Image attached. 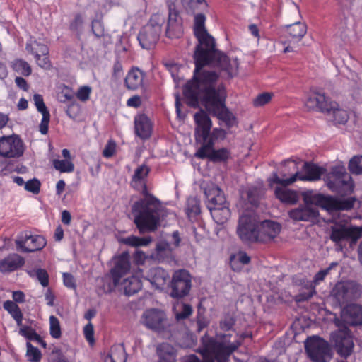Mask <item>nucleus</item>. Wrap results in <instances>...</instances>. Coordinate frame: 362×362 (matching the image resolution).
<instances>
[{
	"mask_svg": "<svg viewBox=\"0 0 362 362\" xmlns=\"http://www.w3.org/2000/svg\"><path fill=\"white\" fill-rule=\"evenodd\" d=\"M195 89L191 83L185 85L183 93L187 103L197 107L200 102L206 111L223 122L228 129L237 124L235 116L225 104L226 91L222 83H218V76L212 72L197 74Z\"/></svg>",
	"mask_w": 362,
	"mask_h": 362,
	"instance_id": "obj_1",
	"label": "nucleus"
},
{
	"mask_svg": "<svg viewBox=\"0 0 362 362\" xmlns=\"http://www.w3.org/2000/svg\"><path fill=\"white\" fill-rule=\"evenodd\" d=\"M206 17L202 13H197L194 19V34L197 39L199 44L196 47L194 54V59L196 67L194 71L193 77L188 81L185 85H192V89H195L197 74L201 72H212L218 76L219 75L213 70L204 68L205 65L214 64L226 71L228 76H233L237 74L239 62L236 57H229L215 48L214 37L208 33L205 27Z\"/></svg>",
	"mask_w": 362,
	"mask_h": 362,
	"instance_id": "obj_2",
	"label": "nucleus"
},
{
	"mask_svg": "<svg viewBox=\"0 0 362 362\" xmlns=\"http://www.w3.org/2000/svg\"><path fill=\"white\" fill-rule=\"evenodd\" d=\"M149 172L147 165H141L135 170L131 181L132 186L144 196L132 207L134 222L141 233L156 230L162 214L160 202L147 191L146 181Z\"/></svg>",
	"mask_w": 362,
	"mask_h": 362,
	"instance_id": "obj_3",
	"label": "nucleus"
},
{
	"mask_svg": "<svg viewBox=\"0 0 362 362\" xmlns=\"http://www.w3.org/2000/svg\"><path fill=\"white\" fill-rule=\"evenodd\" d=\"M194 120L196 124L195 139L197 143L201 144L195 156L199 158H207L214 162L227 160L230 156V151L226 148L215 150L214 145L217 141L224 140L228 132L221 127H215L211 131L212 121L203 110L194 114Z\"/></svg>",
	"mask_w": 362,
	"mask_h": 362,
	"instance_id": "obj_4",
	"label": "nucleus"
},
{
	"mask_svg": "<svg viewBox=\"0 0 362 362\" xmlns=\"http://www.w3.org/2000/svg\"><path fill=\"white\" fill-rule=\"evenodd\" d=\"M305 204L288 212L289 217L296 221H312L319 215L316 207L332 212L339 210H349L353 208L356 199L354 197L339 198L318 193H305L303 196Z\"/></svg>",
	"mask_w": 362,
	"mask_h": 362,
	"instance_id": "obj_5",
	"label": "nucleus"
},
{
	"mask_svg": "<svg viewBox=\"0 0 362 362\" xmlns=\"http://www.w3.org/2000/svg\"><path fill=\"white\" fill-rule=\"evenodd\" d=\"M231 334H218L215 339H204V348L201 351L203 361L196 356H188L186 362H228L229 356L241 344L238 339L230 340Z\"/></svg>",
	"mask_w": 362,
	"mask_h": 362,
	"instance_id": "obj_6",
	"label": "nucleus"
},
{
	"mask_svg": "<svg viewBox=\"0 0 362 362\" xmlns=\"http://www.w3.org/2000/svg\"><path fill=\"white\" fill-rule=\"evenodd\" d=\"M284 168H288V170L297 169V164L292 160H286L283 163ZM303 173H300L298 170L292 173L287 177L289 174L286 169H283L281 172L282 178L279 177L276 173H273L272 176L268 178L269 185L272 187L274 184H283L284 185H290L297 181H316L320 179L321 176L325 173L324 168L320 167L315 164L310 163H305L302 168Z\"/></svg>",
	"mask_w": 362,
	"mask_h": 362,
	"instance_id": "obj_7",
	"label": "nucleus"
},
{
	"mask_svg": "<svg viewBox=\"0 0 362 362\" xmlns=\"http://www.w3.org/2000/svg\"><path fill=\"white\" fill-rule=\"evenodd\" d=\"M129 269V256L127 253H123L116 259L115 266L111 270L115 286L123 290L128 296L138 292L141 288V281L137 276L132 275L122 279Z\"/></svg>",
	"mask_w": 362,
	"mask_h": 362,
	"instance_id": "obj_8",
	"label": "nucleus"
},
{
	"mask_svg": "<svg viewBox=\"0 0 362 362\" xmlns=\"http://www.w3.org/2000/svg\"><path fill=\"white\" fill-rule=\"evenodd\" d=\"M362 237V226H350L335 223L330 228V240L334 243L337 250L342 251L345 247V242L349 241L353 247Z\"/></svg>",
	"mask_w": 362,
	"mask_h": 362,
	"instance_id": "obj_9",
	"label": "nucleus"
},
{
	"mask_svg": "<svg viewBox=\"0 0 362 362\" xmlns=\"http://www.w3.org/2000/svg\"><path fill=\"white\" fill-rule=\"evenodd\" d=\"M165 22V16L161 13L151 16L150 21L140 31L138 40L144 49L152 48L158 42Z\"/></svg>",
	"mask_w": 362,
	"mask_h": 362,
	"instance_id": "obj_10",
	"label": "nucleus"
},
{
	"mask_svg": "<svg viewBox=\"0 0 362 362\" xmlns=\"http://www.w3.org/2000/svg\"><path fill=\"white\" fill-rule=\"evenodd\" d=\"M334 323L339 329L331 333L330 341L337 354L346 358L354 351V336L348 327L341 325L339 319H335Z\"/></svg>",
	"mask_w": 362,
	"mask_h": 362,
	"instance_id": "obj_11",
	"label": "nucleus"
},
{
	"mask_svg": "<svg viewBox=\"0 0 362 362\" xmlns=\"http://www.w3.org/2000/svg\"><path fill=\"white\" fill-rule=\"evenodd\" d=\"M327 186L334 192L351 193L354 185L351 176L346 173L344 166L337 165L332 168L324 177Z\"/></svg>",
	"mask_w": 362,
	"mask_h": 362,
	"instance_id": "obj_12",
	"label": "nucleus"
},
{
	"mask_svg": "<svg viewBox=\"0 0 362 362\" xmlns=\"http://www.w3.org/2000/svg\"><path fill=\"white\" fill-rule=\"evenodd\" d=\"M362 288L354 281H339L331 291L330 296L337 304L344 305L361 298Z\"/></svg>",
	"mask_w": 362,
	"mask_h": 362,
	"instance_id": "obj_13",
	"label": "nucleus"
},
{
	"mask_svg": "<svg viewBox=\"0 0 362 362\" xmlns=\"http://www.w3.org/2000/svg\"><path fill=\"white\" fill-rule=\"evenodd\" d=\"M258 221L257 217L251 212L240 215L237 228V233L243 242L257 240Z\"/></svg>",
	"mask_w": 362,
	"mask_h": 362,
	"instance_id": "obj_14",
	"label": "nucleus"
},
{
	"mask_svg": "<svg viewBox=\"0 0 362 362\" xmlns=\"http://www.w3.org/2000/svg\"><path fill=\"white\" fill-rule=\"evenodd\" d=\"M305 346L308 356L315 362H326L331 357L328 343L320 337L308 338Z\"/></svg>",
	"mask_w": 362,
	"mask_h": 362,
	"instance_id": "obj_15",
	"label": "nucleus"
},
{
	"mask_svg": "<svg viewBox=\"0 0 362 362\" xmlns=\"http://www.w3.org/2000/svg\"><path fill=\"white\" fill-rule=\"evenodd\" d=\"M192 287V278L185 269H180L174 272L171 281L170 296L181 298L187 296Z\"/></svg>",
	"mask_w": 362,
	"mask_h": 362,
	"instance_id": "obj_16",
	"label": "nucleus"
},
{
	"mask_svg": "<svg viewBox=\"0 0 362 362\" xmlns=\"http://www.w3.org/2000/svg\"><path fill=\"white\" fill-rule=\"evenodd\" d=\"M287 39L283 42L285 53L294 52L299 46V42L307 33L305 23L296 22L286 26Z\"/></svg>",
	"mask_w": 362,
	"mask_h": 362,
	"instance_id": "obj_17",
	"label": "nucleus"
},
{
	"mask_svg": "<svg viewBox=\"0 0 362 362\" xmlns=\"http://www.w3.org/2000/svg\"><path fill=\"white\" fill-rule=\"evenodd\" d=\"M141 321L147 328L156 332L164 329L167 325L165 314L158 309L146 310L142 315Z\"/></svg>",
	"mask_w": 362,
	"mask_h": 362,
	"instance_id": "obj_18",
	"label": "nucleus"
},
{
	"mask_svg": "<svg viewBox=\"0 0 362 362\" xmlns=\"http://www.w3.org/2000/svg\"><path fill=\"white\" fill-rule=\"evenodd\" d=\"M23 153L22 141L17 136L0 138V155L4 158H16Z\"/></svg>",
	"mask_w": 362,
	"mask_h": 362,
	"instance_id": "obj_19",
	"label": "nucleus"
},
{
	"mask_svg": "<svg viewBox=\"0 0 362 362\" xmlns=\"http://www.w3.org/2000/svg\"><path fill=\"white\" fill-rule=\"evenodd\" d=\"M25 49L34 55L37 64L40 67L47 69L50 66V62L47 57L49 49L45 45L31 37L26 44Z\"/></svg>",
	"mask_w": 362,
	"mask_h": 362,
	"instance_id": "obj_20",
	"label": "nucleus"
},
{
	"mask_svg": "<svg viewBox=\"0 0 362 362\" xmlns=\"http://www.w3.org/2000/svg\"><path fill=\"white\" fill-rule=\"evenodd\" d=\"M331 103L332 101H329L325 94L313 90L307 93L304 100L308 110H317L325 113L330 109Z\"/></svg>",
	"mask_w": 362,
	"mask_h": 362,
	"instance_id": "obj_21",
	"label": "nucleus"
},
{
	"mask_svg": "<svg viewBox=\"0 0 362 362\" xmlns=\"http://www.w3.org/2000/svg\"><path fill=\"white\" fill-rule=\"evenodd\" d=\"M47 241L42 235H34L22 236L16 240L18 250L24 252H33L40 250L45 247Z\"/></svg>",
	"mask_w": 362,
	"mask_h": 362,
	"instance_id": "obj_22",
	"label": "nucleus"
},
{
	"mask_svg": "<svg viewBox=\"0 0 362 362\" xmlns=\"http://www.w3.org/2000/svg\"><path fill=\"white\" fill-rule=\"evenodd\" d=\"M280 224L272 221H264L257 225V242L267 243L276 238L280 233Z\"/></svg>",
	"mask_w": 362,
	"mask_h": 362,
	"instance_id": "obj_23",
	"label": "nucleus"
},
{
	"mask_svg": "<svg viewBox=\"0 0 362 362\" xmlns=\"http://www.w3.org/2000/svg\"><path fill=\"white\" fill-rule=\"evenodd\" d=\"M341 319L347 324L356 326L362 325V305L350 304L341 311Z\"/></svg>",
	"mask_w": 362,
	"mask_h": 362,
	"instance_id": "obj_24",
	"label": "nucleus"
},
{
	"mask_svg": "<svg viewBox=\"0 0 362 362\" xmlns=\"http://www.w3.org/2000/svg\"><path fill=\"white\" fill-rule=\"evenodd\" d=\"M165 33L169 38H178L183 33L182 20L177 11L170 7Z\"/></svg>",
	"mask_w": 362,
	"mask_h": 362,
	"instance_id": "obj_25",
	"label": "nucleus"
},
{
	"mask_svg": "<svg viewBox=\"0 0 362 362\" xmlns=\"http://www.w3.org/2000/svg\"><path fill=\"white\" fill-rule=\"evenodd\" d=\"M25 263L24 259L18 254L13 253L0 261V272L11 273L21 268Z\"/></svg>",
	"mask_w": 362,
	"mask_h": 362,
	"instance_id": "obj_26",
	"label": "nucleus"
},
{
	"mask_svg": "<svg viewBox=\"0 0 362 362\" xmlns=\"http://www.w3.org/2000/svg\"><path fill=\"white\" fill-rule=\"evenodd\" d=\"M168 278V273L160 267L151 269L146 276V279L156 289L163 288L165 286Z\"/></svg>",
	"mask_w": 362,
	"mask_h": 362,
	"instance_id": "obj_27",
	"label": "nucleus"
},
{
	"mask_svg": "<svg viewBox=\"0 0 362 362\" xmlns=\"http://www.w3.org/2000/svg\"><path fill=\"white\" fill-rule=\"evenodd\" d=\"M134 126L136 134L141 139H147L151 136L152 124L146 115H136L134 118Z\"/></svg>",
	"mask_w": 362,
	"mask_h": 362,
	"instance_id": "obj_28",
	"label": "nucleus"
},
{
	"mask_svg": "<svg viewBox=\"0 0 362 362\" xmlns=\"http://www.w3.org/2000/svg\"><path fill=\"white\" fill-rule=\"evenodd\" d=\"M208 199L207 207L211 211L212 208H219L227 205L223 193L218 187H214L205 192Z\"/></svg>",
	"mask_w": 362,
	"mask_h": 362,
	"instance_id": "obj_29",
	"label": "nucleus"
},
{
	"mask_svg": "<svg viewBox=\"0 0 362 362\" xmlns=\"http://www.w3.org/2000/svg\"><path fill=\"white\" fill-rule=\"evenodd\" d=\"M274 188V194L276 197L281 202L287 204H294L298 200V194L296 191L288 189V185L279 184Z\"/></svg>",
	"mask_w": 362,
	"mask_h": 362,
	"instance_id": "obj_30",
	"label": "nucleus"
},
{
	"mask_svg": "<svg viewBox=\"0 0 362 362\" xmlns=\"http://www.w3.org/2000/svg\"><path fill=\"white\" fill-rule=\"evenodd\" d=\"M144 78V73L139 69H131L125 78V84L128 89L135 90L141 87Z\"/></svg>",
	"mask_w": 362,
	"mask_h": 362,
	"instance_id": "obj_31",
	"label": "nucleus"
},
{
	"mask_svg": "<svg viewBox=\"0 0 362 362\" xmlns=\"http://www.w3.org/2000/svg\"><path fill=\"white\" fill-rule=\"evenodd\" d=\"M329 107L330 109L326 111L325 113L332 117L336 124H345L349 118L347 111L339 108V105L332 101Z\"/></svg>",
	"mask_w": 362,
	"mask_h": 362,
	"instance_id": "obj_32",
	"label": "nucleus"
},
{
	"mask_svg": "<svg viewBox=\"0 0 362 362\" xmlns=\"http://www.w3.org/2000/svg\"><path fill=\"white\" fill-rule=\"evenodd\" d=\"M159 362H175V350L168 343H163L157 348Z\"/></svg>",
	"mask_w": 362,
	"mask_h": 362,
	"instance_id": "obj_33",
	"label": "nucleus"
},
{
	"mask_svg": "<svg viewBox=\"0 0 362 362\" xmlns=\"http://www.w3.org/2000/svg\"><path fill=\"white\" fill-rule=\"evenodd\" d=\"M182 4L187 13H194L197 11H206L208 4L205 0H182Z\"/></svg>",
	"mask_w": 362,
	"mask_h": 362,
	"instance_id": "obj_34",
	"label": "nucleus"
},
{
	"mask_svg": "<svg viewBox=\"0 0 362 362\" xmlns=\"http://www.w3.org/2000/svg\"><path fill=\"white\" fill-rule=\"evenodd\" d=\"M210 212L213 219L218 224H223L230 216V211L228 204L219 208H212Z\"/></svg>",
	"mask_w": 362,
	"mask_h": 362,
	"instance_id": "obj_35",
	"label": "nucleus"
},
{
	"mask_svg": "<svg viewBox=\"0 0 362 362\" xmlns=\"http://www.w3.org/2000/svg\"><path fill=\"white\" fill-rule=\"evenodd\" d=\"M173 312L177 320H183L192 315V308L188 304L177 303L173 306Z\"/></svg>",
	"mask_w": 362,
	"mask_h": 362,
	"instance_id": "obj_36",
	"label": "nucleus"
},
{
	"mask_svg": "<svg viewBox=\"0 0 362 362\" xmlns=\"http://www.w3.org/2000/svg\"><path fill=\"white\" fill-rule=\"evenodd\" d=\"M121 242L129 246L136 247L140 246H147L152 242V238L151 237L139 238L131 235L123 238Z\"/></svg>",
	"mask_w": 362,
	"mask_h": 362,
	"instance_id": "obj_37",
	"label": "nucleus"
},
{
	"mask_svg": "<svg viewBox=\"0 0 362 362\" xmlns=\"http://www.w3.org/2000/svg\"><path fill=\"white\" fill-rule=\"evenodd\" d=\"M53 166L61 173H71L74 170V165L71 160L64 159L53 160Z\"/></svg>",
	"mask_w": 362,
	"mask_h": 362,
	"instance_id": "obj_38",
	"label": "nucleus"
},
{
	"mask_svg": "<svg viewBox=\"0 0 362 362\" xmlns=\"http://www.w3.org/2000/svg\"><path fill=\"white\" fill-rule=\"evenodd\" d=\"M19 334L27 339L37 341L39 343H42L43 346H45L40 335L30 327L22 326L19 329Z\"/></svg>",
	"mask_w": 362,
	"mask_h": 362,
	"instance_id": "obj_39",
	"label": "nucleus"
},
{
	"mask_svg": "<svg viewBox=\"0 0 362 362\" xmlns=\"http://www.w3.org/2000/svg\"><path fill=\"white\" fill-rule=\"evenodd\" d=\"M27 351L26 356L30 362H39L42 358L41 351L36 347H34L30 342L26 344Z\"/></svg>",
	"mask_w": 362,
	"mask_h": 362,
	"instance_id": "obj_40",
	"label": "nucleus"
},
{
	"mask_svg": "<svg viewBox=\"0 0 362 362\" xmlns=\"http://www.w3.org/2000/svg\"><path fill=\"white\" fill-rule=\"evenodd\" d=\"M49 332L51 336L54 339L61 337V327L59 320L54 315L49 317Z\"/></svg>",
	"mask_w": 362,
	"mask_h": 362,
	"instance_id": "obj_41",
	"label": "nucleus"
},
{
	"mask_svg": "<svg viewBox=\"0 0 362 362\" xmlns=\"http://www.w3.org/2000/svg\"><path fill=\"white\" fill-rule=\"evenodd\" d=\"M28 274L32 277H35L44 287L49 284L48 274L45 269H37L29 271Z\"/></svg>",
	"mask_w": 362,
	"mask_h": 362,
	"instance_id": "obj_42",
	"label": "nucleus"
},
{
	"mask_svg": "<svg viewBox=\"0 0 362 362\" xmlns=\"http://www.w3.org/2000/svg\"><path fill=\"white\" fill-rule=\"evenodd\" d=\"M338 265V262H332L326 269L320 270L314 276L313 282L317 285L322 282L325 278L329 274L330 271Z\"/></svg>",
	"mask_w": 362,
	"mask_h": 362,
	"instance_id": "obj_43",
	"label": "nucleus"
},
{
	"mask_svg": "<svg viewBox=\"0 0 362 362\" xmlns=\"http://www.w3.org/2000/svg\"><path fill=\"white\" fill-rule=\"evenodd\" d=\"M13 69L24 76H29L31 74V67L25 61L22 59H17L13 62Z\"/></svg>",
	"mask_w": 362,
	"mask_h": 362,
	"instance_id": "obj_44",
	"label": "nucleus"
},
{
	"mask_svg": "<svg viewBox=\"0 0 362 362\" xmlns=\"http://www.w3.org/2000/svg\"><path fill=\"white\" fill-rule=\"evenodd\" d=\"M349 170L354 174H362V156L354 157L349 164Z\"/></svg>",
	"mask_w": 362,
	"mask_h": 362,
	"instance_id": "obj_45",
	"label": "nucleus"
},
{
	"mask_svg": "<svg viewBox=\"0 0 362 362\" xmlns=\"http://www.w3.org/2000/svg\"><path fill=\"white\" fill-rule=\"evenodd\" d=\"M66 112L70 118L76 119L81 113V106L76 100L72 101L68 104Z\"/></svg>",
	"mask_w": 362,
	"mask_h": 362,
	"instance_id": "obj_46",
	"label": "nucleus"
},
{
	"mask_svg": "<svg viewBox=\"0 0 362 362\" xmlns=\"http://www.w3.org/2000/svg\"><path fill=\"white\" fill-rule=\"evenodd\" d=\"M273 97V93H262L259 94L254 100L253 105L255 107H261L267 103H269Z\"/></svg>",
	"mask_w": 362,
	"mask_h": 362,
	"instance_id": "obj_47",
	"label": "nucleus"
},
{
	"mask_svg": "<svg viewBox=\"0 0 362 362\" xmlns=\"http://www.w3.org/2000/svg\"><path fill=\"white\" fill-rule=\"evenodd\" d=\"M4 308L11 315L13 318L23 315L19 307L11 300L5 301L4 303Z\"/></svg>",
	"mask_w": 362,
	"mask_h": 362,
	"instance_id": "obj_48",
	"label": "nucleus"
},
{
	"mask_svg": "<svg viewBox=\"0 0 362 362\" xmlns=\"http://www.w3.org/2000/svg\"><path fill=\"white\" fill-rule=\"evenodd\" d=\"M156 250L157 255L160 257H163L164 256H167L170 254L172 248L168 243L162 241L156 245Z\"/></svg>",
	"mask_w": 362,
	"mask_h": 362,
	"instance_id": "obj_49",
	"label": "nucleus"
},
{
	"mask_svg": "<svg viewBox=\"0 0 362 362\" xmlns=\"http://www.w3.org/2000/svg\"><path fill=\"white\" fill-rule=\"evenodd\" d=\"M91 90V88L90 86H83L78 88L76 95L81 101L86 102L89 100Z\"/></svg>",
	"mask_w": 362,
	"mask_h": 362,
	"instance_id": "obj_50",
	"label": "nucleus"
},
{
	"mask_svg": "<svg viewBox=\"0 0 362 362\" xmlns=\"http://www.w3.org/2000/svg\"><path fill=\"white\" fill-rule=\"evenodd\" d=\"M40 189V182L37 179L30 180L25 183V189L33 194H38Z\"/></svg>",
	"mask_w": 362,
	"mask_h": 362,
	"instance_id": "obj_51",
	"label": "nucleus"
},
{
	"mask_svg": "<svg viewBox=\"0 0 362 362\" xmlns=\"http://www.w3.org/2000/svg\"><path fill=\"white\" fill-rule=\"evenodd\" d=\"M42 118L41 120V122L40 124V132L42 134H46L48 132V127L50 119V114L49 112H45V113L42 114Z\"/></svg>",
	"mask_w": 362,
	"mask_h": 362,
	"instance_id": "obj_52",
	"label": "nucleus"
},
{
	"mask_svg": "<svg viewBox=\"0 0 362 362\" xmlns=\"http://www.w3.org/2000/svg\"><path fill=\"white\" fill-rule=\"evenodd\" d=\"M33 100L38 112H40L42 114L45 113V112H49L44 103V100L42 95L39 94H35L33 95Z\"/></svg>",
	"mask_w": 362,
	"mask_h": 362,
	"instance_id": "obj_53",
	"label": "nucleus"
},
{
	"mask_svg": "<svg viewBox=\"0 0 362 362\" xmlns=\"http://www.w3.org/2000/svg\"><path fill=\"white\" fill-rule=\"evenodd\" d=\"M187 211L190 214H199V202L197 199L191 198L187 200Z\"/></svg>",
	"mask_w": 362,
	"mask_h": 362,
	"instance_id": "obj_54",
	"label": "nucleus"
},
{
	"mask_svg": "<svg viewBox=\"0 0 362 362\" xmlns=\"http://www.w3.org/2000/svg\"><path fill=\"white\" fill-rule=\"evenodd\" d=\"M83 334L86 340L90 344L94 343V330L91 323H88L83 328Z\"/></svg>",
	"mask_w": 362,
	"mask_h": 362,
	"instance_id": "obj_55",
	"label": "nucleus"
},
{
	"mask_svg": "<svg viewBox=\"0 0 362 362\" xmlns=\"http://www.w3.org/2000/svg\"><path fill=\"white\" fill-rule=\"evenodd\" d=\"M115 144L113 141H108L103 151V156L105 158L112 157L115 152Z\"/></svg>",
	"mask_w": 362,
	"mask_h": 362,
	"instance_id": "obj_56",
	"label": "nucleus"
},
{
	"mask_svg": "<svg viewBox=\"0 0 362 362\" xmlns=\"http://www.w3.org/2000/svg\"><path fill=\"white\" fill-rule=\"evenodd\" d=\"M63 281L64 285L70 288H75L76 284L74 276L69 273L63 274Z\"/></svg>",
	"mask_w": 362,
	"mask_h": 362,
	"instance_id": "obj_57",
	"label": "nucleus"
},
{
	"mask_svg": "<svg viewBox=\"0 0 362 362\" xmlns=\"http://www.w3.org/2000/svg\"><path fill=\"white\" fill-rule=\"evenodd\" d=\"M142 103L141 98L139 95H134L129 98L127 101V105L131 107H139L141 106Z\"/></svg>",
	"mask_w": 362,
	"mask_h": 362,
	"instance_id": "obj_58",
	"label": "nucleus"
},
{
	"mask_svg": "<svg viewBox=\"0 0 362 362\" xmlns=\"http://www.w3.org/2000/svg\"><path fill=\"white\" fill-rule=\"evenodd\" d=\"M83 23V19L81 15H76L70 24L72 30H76L79 29Z\"/></svg>",
	"mask_w": 362,
	"mask_h": 362,
	"instance_id": "obj_59",
	"label": "nucleus"
},
{
	"mask_svg": "<svg viewBox=\"0 0 362 362\" xmlns=\"http://www.w3.org/2000/svg\"><path fill=\"white\" fill-rule=\"evenodd\" d=\"M146 258L147 257L146 254L141 250L136 251L134 255V262L137 264H143L145 262Z\"/></svg>",
	"mask_w": 362,
	"mask_h": 362,
	"instance_id": "obj_60",
	"label": "nucleus"
},
{
	"mask_svg": "<svg viewBox=\"0 0 362 362\" xmlns=\"http://www.w3.org/2000/svg\"><path fill=\"white\" fill-rule=\"evenodd\" d=\"M60 101L62 103H71L72 101H75L74 95L71 93L68 92H62L61 95V99Z\"/></svg>",
	"mask_w": 362,
	"mask_h": 362,
	"instance_id": "obj_61",
	"label": "nucleus"
},
{
	"mask_svg": "<svg viewBox=\"0 0 362 362\" xmlns=\"http://www.w3.org/2000/svg\"><path fill=\"white\" fill-rule=\"evenodd\" d=\"M237 260L243 264H247L250 261V257L245 252H240L237 255Z\"/></svg>",
	"mask_w": 362,
	"mask_h": 362,
	"instance_id": "obj_62",
	"label": "nucleus"
},
{
	"mask_svg": "<svg viewBox=\"0 0 362 362\" xmlns=\"http://www.w3.org/2000/svg\"><path fill=\"white\" fill-rule=\"evenodd\" d=\"M315 293L314 288H312L309 291L308 293H300L298 296H296V300L298 301H303L308 300L310 298H311L313 294Z\"/></svg>",
	"mask_w": 362,
	"mask_h": 362,
	"instance_id": "obj_63",
	"label": "nucleus"
},
{
	"mask_svg": "<svg viewBox=\"0 0 362 362\" xmlns=\"http://www.w3.org/2000/svg\"><path fill=\"white\" fill-rule=\"evenodd\" d=\"M234 322L232 318L226 319L221 322V327L222 329L228 330L233 326Z\"/></svg>",
	"mask_w": 362,
	"mask_h": 362,
	"instance_id": "obj_64",
	"label": "nucleus"
}]
</instances>
